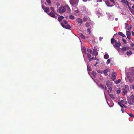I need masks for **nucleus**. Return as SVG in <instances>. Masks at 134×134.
I'll list each match as a JSON object with an SVG mask.
<instances>
[{
	"instance_id": "nucleus-1",
	"label": "nucleus",
	"mask_w": 134,
	"mask_h": 134,
	"mask_svg": "<svg viewBox=\"0 0 134 134\" xmlns=\"http://www.w3.org/2000/svg\"><path fill=\"white\" fill-rule=\"evenodd\" d=\"M70 11V9L68 5L64 6H61L58 9L59 13H63L65 12H69Z\"/></svg>"
},
{
	"instance_id": "nucleus-2",
	"label": "nucleus",
	"mask_w": 134,
	"mask_h": 134,
	"mask_svg": "<svg viewBox=\"0 0 134 134\" xmlns=\"http://www.w3.org/2000/svg\"><path fill=\"white\" fill-rule=\"evenodd\" d=\"M128 103L130 105H131L134 103V96L132 95L130 97L127 98Z\"/></svg>"
},
{
	"instance_id": "nucleus-3",
	"label": "nucleus",
	"mask_w": 134,
	"mask_h": 134,
	"mask_svg": "<svg viewBox=\"0 0 134 134\" xmlns=\"http://www.w3.org/2000/svg\"><path fill=\"white\" fill-rule=\"evenodd\" d=\"M129 88L128 85H126L124 87L122 88L123 93L124 95L126 94L129 91Z\"/></svg>"
},
{
	"instance_id": "nucleus-4",
	"label": "nucleus",
	"mask_w": 134,
	"mask_h": 134,
	"mask_svg": "<svg viewBox=\"0 0 134 134\" xmlns=\"http://www.w3.org/2000/svg\"><path fill=\"white\" fill-rule=\"evenodd\" d=\"M118 103L122 108L123 106L124 107L126 108H127V107L125 105V104H127V101H126L122 100L121 101H120V102H118Z\"/></svg>"
},
{
	"instance_id": "nucleus-5",
	"label": "nucleus",
	"mask_w": 134,
	"mask_h": 134,
	"mask_svg": "<svg viewBox=\"0 0 134 134\" xmlns=\"http://www.w3.org/2000/svg\"><path fill=\"white\" fill-rule=\"evenodd\" d=\"M42 8L46 13H47L49 12V7H46L44 5H42Z\"/></svg>"
},
{
	"instance_id": "nucleus-6",
	"label": "nucleus",
	"mask_w": 134,
	"mask_h": 134,
	"mask_svg": "<svg viewBox=\"0 0 134 134\" xmlns=\"http://www.w3.org/2000/svg\"><path fill=\"white\" fill-rule=\"evenodd\" d=\"M121 45V43L120 41H119L118 42H117L116 43H115V44L113 46L115 48H119L120 47Z\"/></svg>"
},
{
	"instance_id": "nucleus-7",
	"label": "nucleus",
	"mask_w": 134,
	"mask_h": 134,
	"mask_svg": "<svg viewBox=\"0 0 134 134\" xmlns=\"http://www.w3.org/2000/svg\"><path fill=\"white\" fill-rule=\"evenodd\" d=\"M61 25L64 28L66 29H69L71 28V26L69 24H67L66 26H65L61 22Z\"/></svg>"
},
{
	"instance_id": "nucleus-8",
	"label": "nucleus",
	"mask_w": 134,
	"mask_h": 134,
	"mask_svg": "<svg viewBox=\"0 0 134 134\" xmlns=\"http://www.w3.org/2000/svg\"><path fill=\"white\" fill-rule=\"evenodd\" d=\"M54 12H51L50 13H48V14L49 16H50L51 17L55 19L57 18V17L55 16V14L53 13Z\"/></svg>"
},
{
	"instance_id": "nucleus-9",
	"label": "nucleus",
	"mask_w": 134,
	"mask_h": 134,
	"mask_svg": "<svg viewBox=\"0 0 134 134\" xmlns=\"http://www.w3.org/2000/svg\"><path fill=\"white\" fill-rule=\"evenodd\" d=\"M117 75L116 73V72H114L112 74V76L111 77L112 80L114 81L116 78V76Z\"/></svg>"
},
{
	"instance_id": "nucleus-10",
	"label": "nucleus",
	"mask_w": 134,
	"mask_h": 134,
	"mask_svg": "<svg viewBox=\"0 0 134 134\" xmlns=\"http://www.w3.org/2000/svg\"><path fill=\"white\" fill-rule=\"evenodd\" d=\"M126 34L127 38L130 40L131 39L130 35L131 33L129 31H127L126 32Z\"/></svg>"
},
{
	"instance_id": "nucleus-11",
	"label": "nucleus",
	"mask_w": 134,
	"mask_h": 134,
	"mask_svg": "<svg viewBox=\"0 0 134 134\" xmlns=\"http://www.w3.org/2000/svg\"><path fill=\"white\" fill-rule=\"evenodd\" d=\"M121 2L123 4H125L126 5L129 6V2L127 0H121Z\"/></svg>"
},
{
	"instance_id": "nucleus-12",
	"label": "nucleus",
	"mask_w": 134,
	"mask_h": 134,
	"mask_svg": "<svg viewBox=\"0 0 134 134\" xmlns=\"http://www.w3.org/2000/svg\"><path fill=\"white\" fill-rule=\"evenodd\" d=\"M130 49V48L129 46L123 47L122 48L121 50L122 51H124Z\"/></svg>"
},
{
	"instance_id": "nucleus-13",
	"label": "nucleus",
	"mask_w": 134,
	"mask_h": 134,
	"mask_svg": "<svg viewBox=\"0 0 134 134\" xmlns=\"http://www.w3.org/2000/svg\"><path fill=\"white\" fill-rule=\"evenodd\" d=\"M111 42L112 44L114 46V45L116 43L117 41L114 38H113L111 39Z\"/></svg>"
},
{
	"instance_id": "nucleus-14",
	"label": "nucleus",
	"mask_w": 134,
	"mask_h": 134,
	"mask_svg": "<svg viewBox=\"0 0 134 134\" xmlns=\"http://www.w3.org/2000/svg\"><path fill=\"white\" fill-rule=\"evenodd\" d=\"M77 22L81 24H82V19L80 18L77 19L76 20Z\"/></svg>"
},
{
	"instance_id": "nucleus-15",
	"label": "nucleus",
	"mask_w": 134,
	"mask_h": 134,
	"mask_svg": "<svg viewBox=\"0 0 134 134\" xmlns=\"http://www.w3.org/2000/svg\"><path fill=\"white\" fill-rule=\"evenodd\" d=\"M127 78L129 80V82L131 83H132L133 81V79L130 77L127 76Z\"/></svg>"
},
{
	"instance_id": "nucleus-16",
	"label": "nucleus",
	"mask_w": 134,
	"mask_h": 134,
	"mask_svg": "<svg viewBox=\"0 0 134 134\" xmlns=\"http://www.w3.org/2000/svg\"><path fill=\"white\" fill-rule=\"evenodd\" d=\"M100 88L102 89H103L104 88V87L105 88V90L107 89V88L106 87L105 85H103L102 83H101L100 85Z\"/></svg>"
},
{
	"instance_id": "nucleus-17",
	"label": "nucleus",
	"mask_w": 134,
	"mask_h": 134,
	"mask_svg": "<svg viewBox=\"0 0 134 134\" xmlns=\"http://www.w3.org/2000/svg\"><path fill=\"white\" fill-rule=\"evenodd\" d=\"M132 54V51L130 50H129L126 52V54L128 56L131 55Z\"/></svg>"
},
{
	"instance_id": "nucleus-18",
	"label": "nucleus",
	"mask_w": 134,
	"mask_h": 134,
	"mask_svg": "<svg viewBox=\"0 0 134 134\" xmlns=\"http://www.w3.org/2000/svg\"><path fill=\"white\" fill-rule=\"evenodd\" d=\"M64 18V17L63 16H60L58 17V20L59 22H60Z\"/></svg>"
},
{
	"instance_id": "nucleus-19",
	"label": "nucleus",
	"mask_w": 134,
	"mask_h": 134,
	"mask_svg": "<svg viewBox=\"0 0 134 134\" xmlns=\"http://www.w3.org/2000/svg\"><path fill=\"white\" fill-rule=\"evenodd\" d=\"M105 3L107 5L108 7H112L113 6L112 5H110V3L108 1L105 2Z\"/></svg>"
},
{
	"instance_id": "nucleus-20",
	"label": "nucleus",
	"mask_w": 134,
	"mask_h": 134,
	"mask_svg": "<svg viewBox=\"0 0 134 134\" xmlns=\"http://www.w3.org/2000/svg\"><path fill=\"white\" fill-rule=\"evenodd\" d=\"M95 51L94 49L92 53L93 55L96 56L98 55V53L97 52H95Z\"/></svg>"
},
{
	"instance_id": "nucleus-21",
	"label": "nucleus",
	"mask_w": 134,
	"mask_h": 134,
	"mask_svg": "<svg viewBox=\"0 0 134 134\" xmlns=\"http://www.w3.org/2000/svg\"><path fill=\"white\" fill-rule=\"evenodd\" d=\"M121 81V80L120 79H119L118 80H116L115 81V83L116 84H117L120 82Z\"/></svg>"
},
{
	"instance_id": "nucleus-22",
	"label": "nucleus",
	"mask_w": 134,
	"mask_h": 134,
	"mask_svg": "<svg viewBox=\"0 0 134 134\" xmlns=\"http://www.w3.org/2000/svg\"><path fill=\"white\" fill-rule=\"evenodd\" d=\"M118 34L123 37H126L125 35L121 32H119L118 33Z\"/></svg>"
},
{
	"instance_id": "nucleus-23",
	"label": "nucleus",
	"mask_w": 134,
	"mask_h": 134,
	"mask_svg": "<svg viewBox=\"0 0 134 134\" xmlns=\"http://www.w3.org/2000/svg\"><path fill=\"white\" fill-rule=\"evenodd\" d=\"M106 84L107 85V87H109V90L111 92L112 90V88L111 87H110L109 86V85L108 84V83H107V82H106Z\"/></svg>"
},
{
	"instance_id": "nucleus-24",
	"label": "nucleus",
	"mask_w": 134,
	"mask_h": 134,
	"mask_svg": "<svg viewBox=\"0 0 134 134\" xmlns=\"http://www.w3.org/2000/svg\"><path fill=\"white\" fill-rule=\"evenodd\" d=\"M92 74L94 77H96V72L94 71H93L92 72Z\"/></svg>"
},
{
	"instance_id": "nucleus-25",
	"label": "nucleus",
	"mask_w": 134,
	"mask_h": 134,
	"mask_svg": "<svg viewBox=\"0 0 134 134\" xmlns=\"http://www.w3.org/2000/svg\"><path fill=\"white\" fill-rule=\"evenodd\" d=\"M120 91L121 90L120 88H118L117 89L116 92L118 94H119L120 93Z\"/></svg>"
},
{
	"instance_id": "nucleus-26",
	"label": "nucleus",
	"mask_w": 134,
	"mask_h": 134,
	"mask_svg": "<svg viewBox=\"0 0 134 134\" xmlns=\"http://www.w3.org/2000/svg\"><path fill=\"white\" fill-rule=\"evenodd\" d=\"M80 35L81 38L83 39L85 38V37L84 35L82 33H80Z\"/></svg>"
},
{
	"instance_id": "nucleus-27",
	"label": "nucleus",
	"mask_w": 134,
	"mask_h": 134,
	"mask_svg": "<svg viewBox=\"0 0 134 134\" xmlns=\"http://www.w3.org/2000/svg\"><path fill=\"white\" fill-rule=\"evenodd\" d=\"M109 56L108 54H105L104 55V57L105 59H107L108 58Z\"/></svg>"
},
{
	"instance_id": "nucleus-28",
	"label": "nucleus",
	"mask_w": 134,
	"mask_h": 134,
	"mask_svg": "<svg viewBox=\"0 0 134 134\" xmlns=\"http://www.w3.org/2000/svg\"><path fill=\"white\" fill-rule=\"evenodd\" d=\"M69 18L72 20L74 19V17L72 15H70L69 16Z\"/></svg>"
},
{
	"instance_id": "nucleus-29",
	"label": "nucleus",
	"mask_w": 134,
	"mask_h": 134,
	"mask_svg": "<svg viewBox=\"0 0 134 134\" xmlns=\"http://www.w3.org/2000/svg\"><path fill=\"white\" fill-rule=\"evenodd\" d=\"M85 25L87 27H88L90 26V25L88 22H86L85 24Z\"/></svg>"
},
{
	"instance_id": "nucleus-30",
	"label": "nucleus",
	"mask_w": 134,
	"mask_h": 134,
	"mask_svg": "<svg viewBox=\"0 0 134 134\" xmlns=\"http://www.w3.org/2000/svg\"><path fill=\"white\" fill-rule=\"evenodd\" d=\"M87 51L88 52V53H91L92 52V51L90 49H87Z\"/></svg>"
},
{
	"instance_id": "nucleus-31",
	"label": "nucleus",
	"mask_w": 134,
	"mask_h": 134,
	"mask_svg": "<svg viewBox=\"0 0 134 134\" xmlns=\"http://www.w3.org/2000/svg\"><path fill=\"white\" fill-rule=\"evenodd\" d=\"M110 59H108L107 60V61L106 62V63L107 64H109V63H110Z\"/></svg>"
},
{
	"instance_id": "nucleus-32",
	"label": "nucleus",
	"mask_w": 134,
	"mask_h": 134,
	"mask_svg": "<svg viewBox=\"0 0 134 134\" xmlns=\"http://www.w3.org/2000/svg\"><path fill=\"white\" fill-rule=\"evenodd\" d=\"M83 20L84 22H86L87 21V17L86 16H84L83 19Z\"/></svg>"
},
{
	"instance_id": "nucleus-33",
	"label": "nucleus",
	"mask_w": 134,
	"mask_h": 134,
	"mask_svg": "<svg viewBox=\"0 0 134 134\" xmlns=\"http://www.w3.org/2000/svg\"><path fill=\"white\" fill-rule=\"evenodd\" d=\"M91 53H87V57L88 58H90V57H91Z\"/></svg>"
},
{
	"instance_id": "nucleus-34",
	"label": "nucleus",
	"mask_w": 134,
	"mask_h": 134,
	"mask_svg": "<svg viewBox=\"0 0 134 134\" xmlns=\"http://www.w3.org/2000/svg\"><path fill=\"white\" fill-rule=\"evenodd\" d=\"M47 2L48 3V4L50 5L51 4V1L50 0H46Z\"/></svg>"
},
{
	"instance_id": "nucleus-35",
	"label": "nucleus",
	"mask_w": 134,
	"mask_h": 134,
	"mask_svg": "<svg viewBox=\"0 0 134 134\" xmlns=\"http://www.w3.org/2000/svg\"><path fill=\"white\" fill-rule=\"evenodd\" d=\"M130 87L131 89H134V85L132 84L130 86Z\"/></svg>"
},
{
	"instance_id": "nucleus-36",
	"label": "nucleus",
	"mask_w": 134,
	"mask_h": 134,
	"mask_svg": "<svg viewBox=\"0 0 134 134\" xmlns=\"http://www.w3.org/2000/svg\"><path fill=\"white\" fill-rule=\"evenodd\" d=\"M110 97L113 99H115V97L114 95L113 94H111L110 95Z\"/></svg>"
},
{
	"instance_id": "nucleus-37",
	"label": "nucleus",
	"mask_w": 134,
	"mask_h": 134,
	"mask_svg": "<svg viewBox=\"0 0 134 134\" xmlns=\"http://www.w3.org/2000/svg\"><path fill=\"white\" fill-rule=\"evenodd\" d=\"M63 24H67L68 23V22L66 20H64L63 21Z\"/></svg>"
},
{
	"instance_id": "nucleus-38",
	"label": "nucleus",
	"mask_w": 134,
	"mask_h": 134,
	"mask_svg": "<svg viewBox=\"0 0 134 134\" xmlns=\"http://www.w3.org/2000/svg\"><path fill=\"white\" fill-rule=\"evenodd\" d=\"M129 115L131 117H133L134 116V115L132 113H130L129 114Z\"/></svg>"
},
{
	"instance_id": "nucleus-39",
	"label": "nucleus",
	"mask_w": 134,
	"mask_h": 134,
	"mask_svg": "<svg viewBox=\"0 0 134 134\" xmlns=\"http://www.w3.org/2000/svg\"><path fill=\"white\" fill-rule=\"evenodd\" d=\"M87 68L88 71H91V69L90 67H89L88 65L87 66Z\"/></svg>"
},
{
	"instance_id": "nucleus-40",
	"label": "nucleus",
	"mask_w": 134,
	"mask_h": 134,
	"mask_svg": "<svg viewBox=\"0 0 134 134\" xmlns=\"http://www.w3.org/2000/svg\"><path fill=\"white\" fill-rule=\"evenodd\" d=\"M87 32L89 33V34H90V33L91 31L90 29V28H88V29H87Z\"/></svg>"
},
{
	"instance_id": "nucleus-41",
	"label": "nucleus",
	"mask_w": 134,
	"mask_h": 134,
	"mask_svg": "<svg viewBox=\"0 0 134 134\" xmlns=\"http://www.w3.org/2000/svg\"><path fill=\"white\" fill-rule=\"evenodd\" d=\"M107 72H108V70H107V69H105L103 71V72L105 74H107Z\"/></svg>"
},
{
	"instance_id": "nucleus-42",
	"label": "nucleus",
	"mask_w": 134,
	"mask_h": 134,
	"mask_svg": "<svg viewBox=\"0 0 134 134\" xmlns=\"http://www.w3.org/2000/svg\"><path fill=\"white\" fill-rule=\"evenodd\" d=\"M51 9L52 11V12H54V8L53 7H51L50 8Z\"/></svg>"
},
{
	"instance_id": "nucleus-43",
	"label": "nucleus",
	"mask_w": 134,
	"mask_h": 134,
	"mask_svg": "<svg viewBox=\"0 0 134 134\" xmlns=\"http://www.w3.org/2000/svg\"><path fill=\"white\" fill-rule=\"evenodd\" d=\"M123 42L125 43L126 44V41L124 39L122 38V39Z\"/></svg>"
},
{
	"instance_id": "nucleus-44",
	"label": "nucleus",
	"mask_w": 134,
	"mask_h": 134,
	"mask_svg": "<svg viewBox=\"0 0 134 134\" xmlns=\"http://www.w3.org/2000/svg\"><path fill=\"white\" fill-rule=\"evenodd\" d=\"M131 28V26H130L128 27L127 29H128V30H129L130 31V29Z\"/></svg>"
},
{
	"instance_id": "nucleus-45",
	"label": "nucleus",
	"mask_w": 134,
	"mask_h": 134,
	"mask_svg": "<svg viewBox=\"0 0 134 134\" xmlns=\"http://www.w3.org/2000/svg\"><path fill=\"white\" fill-rule=\"evenodd\" d=\"M76 0H72L71 1H73V3H72V4H75L76 3V2H75V1H76Z\"/></svg>"
},
{
	"instance_id": "nucleus-46",
	"label": "nucleus",
	"mask_w": 134,
	"mask_h": 134,
	"mask_svg": "<svg viewBox=\"0 0 134 134\" xmlns=\"http://www.w3.org/2000/svg\"><path fill=\"white\" fill-rule=\"evenodd\" d=\"M130 12L133 14L134 15V10L132 9L131 10Z\"/></svg>"
},
{
	"instance_id": "nucleus-47",
	"label": "nucleus",
	"mask_w": 134,
	"mask_h": 134,
	"mask_svg": "<svg viewBox=\"0 0 134 134\" xmlns=\"http://www.w3.org/2000/svg\"><path fill=\"white\" fill-rule=\"evenodd\" d=\"M94 58V57H92L91 58H90L89 59V61H91Z\"/></svg>"
},
{
	"instance_id": "nucleus-48",
	"label": "nucleus",
	"mask_w": 134,
	"mask_h": 134,
	"mask_svg": "<svg viewBox=\"0 0 134 134\" xmlns=\"http://www.w3.org/2000/svg\"><path fill=\"white\" fill-rule=\"evenodd\" d=\"M110 1L111 2H112L113 3H115V2L114 1V0H110Z\"/></svg>"
},
{
	"instance_id": "nucleus-49",
	"label": "nucleus",
	"mask_w": 134,
	"mask_h": 134,
	"mask_svg": "<svg viewBox=\"0 0 134 134\" xmlns=\"http://www.w3.org/2000/svg\"><path fill=\"white\" fill-rule=\"evenodd\" d=\"M131 46L132 47H134V44L133 43H132L131 44Z\"/></svg>"
},
{
	"instance_id": "nucleus-50",
	"label": "nucleus",
	"mask_w": 134,
	"mask_h": 134,
	"mask_svg": "<svg viewBox=\"0 0 134 134\" xmlns=\"http://www.w3.org/2000/svg\"><path fill=\"white\" fill-rule=\"evenodd\" d=\"M103 38L101 37H100L99 38V40L100 41L102 40V39Z\"/></svg>"
},
{
	"instance_id": "nucleus-51",
	"label": "nucleus",
	"mask_w": 134,
	"mask_h": 134,
	"mask_svg": "<svg viewBox=\"0 0 134 134\" xmlns=\"http://www.w3.org/2000/svg\"><path fill=\"white\" fill-rule=\"evenodd\" d=\"M129 7V10H130V11H131V10H132V9L130 7H129V6H128Z\"/></svg>"
},
{
	"instance_id": "nucleus-52",
	"label": "nucleus",
	"mask_w": 134,
	"mask_h": 134,
	"mask_svg": "<svg viewBox=\"0 0 134 134\" xmlns=\"http://www.w3.org/2000/svg\"><path fill=\"white\" fill-rule=\"evenodd\" d=\"M132 35H133L134 36V32L132 31Z\"/></svg>"
},
{
	"instance_id": "nucleus-53",
	"label": "nucleus",
	"mask_w": 134,
	"mask_h": 134,
	"mask_svg": "<svg viewBox=\"0 0 134 134\" xmlns=\"http://www.w3.org/2000/svg\"><path fill=\"white\" fill-rule=\"evenodd\" d=\"M102 0H97V2H102Z\"/></svg>"
},
{
	"instance_id": "nucleus-54",
	"label": "nucleus",
	"mask_w": 134,
	"mask_h": 134,
	"mask_svg": "<svg viewBox=\"0 0 134 134\" xmlns=\"http://www.w3.org/2000/svg\"><path fill=\"white\" fill-rule=\"evenodd\" d=\"M121 111L122 113H124L125 111V110L124 109H121Z\"/></svg>"
},
{
	"instance_id": "nucleus-55",
	"label": "nucleus",
	"mask_w": 134,
	"mask_h": 134,
	"mask_svg": "<svg viewBox=\"0 0 134 134\" xmlns=\"http://www.w3.org/2000/svg\"><path fill=\"white\" fill-rule=\"evenodd\" d=\"M83 51H84V52L85 53H86V49H85Z\"/></svg>"
},
{
	"instance_id": "nucleus-56",
	"label": "nucleus",
	"mask_w": 134,
	"mask_h": 134,
	"mask_svg": "<svg viewBox=\"0 0 134 134\" xmlns=\"http://www.w3.org/2000/svg\"><path fill=\"white\" fill-rule=\"evenodd\" d=\"M132 8L134 10V5H133L132 6Z\"/></svg>"
},
{
	"instance_id": "nucleus-57",
	"label": "nucleus",
	"mask_w": 134,
	"mask_h": 134,
	"mask_svg": "<svg viewBox=\"0 0 134 134\" xmlns=\"http://www.w3.org/2000/svg\"><path fill=\"white\" fill-rule=\"evenodd\" d=\"M105 76H107L108 75V74H105Z\"/></svg>"
},
{
	"instance_id": "nucleus-58",
	"label": "nucleus",
	"mask_w": 134,
	"mask_h": 134,
	"mask_svg": "<svg viewBox=\"0 0 134 134\" xmlns=\"http://www.w3.org/2000/svg\"><path fill=\"white\" fill-rule=\"evenodd\" d=\"M97 64H98V62H97L95 64H96L97 65Z\"/></svg>"
},
{
	"instance_id": "nucleus-59",
	"label": "nucleus",
	"mask_w": 134,
	"mask_h": 134,
	"mask_svg": "<svg viewBox=\"0 0 134 134\" xmlns=\"http://www.w3.org/2000/svg\"><path fill=\"white\" fill-rule=\"evenodd\" d=\"M132 49H133L134 51V48H132Z\"/></svg>"
},
{
	"instance_id": "nucleus-60",
	"label": "nucleus",
	"mask_w": 134,
	"mask_h": 134,
	"mask_svg": "<svg viewBox=\"0 0 134 134\" xmlns=\"http://www.w3.org/2000/svg\"><path fill=\"white\" fill-rule=\"evenodd\" d=\"M96 64H95V65H94V66H96Z\"/></svg>"
},
{
	"instance_id": "nucleus-61",
	"label": "nucleus",
	"mask_w": 134,
	"mask_h": 134,
	"mask_svg": "<svg viewBox=\"0 0 134 134\" xmlns=\"http://www.w3.org/2000/svg\"><path fill=\"white\" fill-rule=\"evenodd\" d=\"M68 16H67V17H66V19H67V17H68Z\"/></svg>"
},
{
	"instance_id": "nucleus-62",
	"label": "nucleus",
	"mask_w": 134,
	"mask_h": 134,
	"mask_svg": "<svg viewBox=\"0 0 134 134\" xmlns=\"http://www.w3.org/2000/svg\"><path fill=\"white\" fill-rule=\"evenodd\" d=\"M132 1H134V0H131Z\"/></svg>"
},
{
	"instance_id": "nucleus-63",
	"label": "nucleus",
	"mask_w": 134,
	"mask_h": 134,
	"mask_svg": "<svg viewBox=\"0 0 134 134\" xmlns=\"http://www.w3.org/2000/svg\"><path fill=\"white\" fill-rule=\"evenodd\" d=\"M56 15H58L57 13H56Z\"/></svg>"
},
{
	"instance_id": "nucleus-64",
	"label": "nucleus",
	"mask_w": 134,
	"mask_h": 134,
	"mask_svg": "<svg viewBox=\"0 0 134 134\" xmlns=\"http://www.w3.org/2000/svg\"><path fill=\"white\" fill-rule=\"evenodd\" d=\"M102 72H100V73H101Z\"/></svg>"
}]
</instances>
